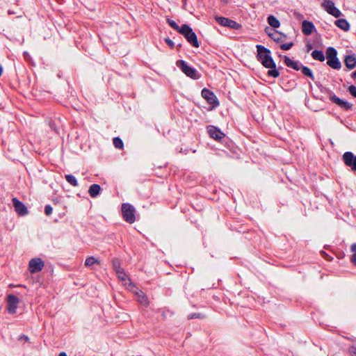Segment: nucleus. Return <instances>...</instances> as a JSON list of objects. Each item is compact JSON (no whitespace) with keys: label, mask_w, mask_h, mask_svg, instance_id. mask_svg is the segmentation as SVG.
I'll use <instances>...</instances> for the list:
<instances>
[{"label":"nucleus","mask_w":356,"mask_h":356,"mask_svg":"<svg viewBox=\"0 0 356 356\" xmlns=\"http://www.w3.org/2000/svg\"><path fill=\"white\" fill-rule=\"evenodd\" d=\"M205 317H206L205 315H204V314H202L201 313H192V314H190L188 315L187 318L188 320L194 319V318L203 319Z\"/></svg>","instance_id":"bb28decb"},{"label":"nucleus","mask_w":356,"mask_h":356,"mask_svg":"<svg viewBox=\"0 0 356 356\" xmlns=\"http://www.w3.org/2000/svg\"><path fill=\"white\" fill-rule=\"evenodd\" d=\"M65 178L66 181L73 186H78V181L76 177L72 175H65Z\"/></svg>","instance_id":"4be33fe9"},{"label":"nucleus","mask_w":356,"mask_h":356,"mask_svg":"<svg viewBox=\"0 0 356 356\" xmlns=\"http://www.w3.org/2000/svg\"><path fill=\"white\" fill-rule=\"evenodd\" d=\"M348 90L353 97H356V87L354 85L350 86Z\"/></svg>","instance_id":"c85d7f7f"},{"label":"nucleus","mask_w":356,"mask_h":356,"mask_svg":"<svg viewBox=\"0 0 356 356\" xmlns=\"http://www.w3.org/2000/svg\"><path fill=\"white\" fill-rule=\"evenodd\" d=\"M58 356H67V355L65 353L62 352V353H59Z\"/></svg>","instance_id":"49530a36"},{"label":"nucleus","mask_w":356,"mask_h":356,"mask_svg":"<svg viewBox=\"0 0 356 356\" xmlns=\"http://www.w3.org/2000/svg\"><path fill=\"white\" fill-rule=\"evenodd\" d=\"M216 19L217 22H227V23L234 22L232 19H229L227 18L222 17H218L216 18Z\"/></svg>","instance_id":"c756f323"},{"label":"nucleus","mask_w":356,"mask_h":356,"mask_svg":"<svg viewBox=\"0 0 356 356\" xmlns=\"http://www.w3.org/2000/svg\"><path fill=\"white\" fill-rule=\"evenodd\" d=\"M57 1L60 2V1H61V0H57Z\"/></svg>","instance_id":"3c124183"},{"label":"nucleus","mask_w":356,"mask_h":356,"mask_svg":"<svg viewBox=\"0 0 356 356\" xmlns=\"http://www.w3.org/2000/svg\"><path fill=\"white\" fill-rule=\"evenodd\" d=\"M336 25L344 31L350 29V24H336Z\"/></svg>","instance_id":"cd10ccee"},{"label":"nucleus","mask_w":356,"mask_h":356,"mask_svg":"<svg viewBox=\"0 0 356 356\" xmlns=\"http://www.w3.org/2000/svg\"><path fill=\"white\" fill-rule=\"evenodd\" d=\"M350 261L356 266V254H353L350 257Z\"/></svg>","instance_id":"4c0bfd02"},{"label":"nucleus","mask_w":356,"mask_h":356,"mask_svg":"<svg viewBox=\"0 0 356 356\" xmlns=\"http://www.w3.org/2000/svg\"><path fill=\"white\" fill-rule=\"evenodd\" d=\"M176 65L187 76L193 79H198L200 77L199 72L193 67L189 66L187 63L183 60H179L176 62Z\"/></svg>","instance_id":"7ed1b4c3"},{"label":"nucleus","mask_w":356,"mask_h":356,"mask_svg":"<svg viewBox=\"0 0 356 356\" xmlns=\"http://www.w3.org/2000/svg\"><path fill=\"white\" fill-rule=\"evenodd\" d=\"M207 132L209 136L217 141H220L225 136V134L217 127L214 126H209Z\"/></svg>","instance_id":"4468645a"},{"label":"nucleus","mask_w":356,"mask_h":356,"mask_svg":"<svg viewBox=\"0 0 356 356\" xmlns=\"http://www.w3.org/2000/svg\"><path fill=\"white\" fill-rule=\"evenodd\" d=\"M346 165L350 167L351 170L356 172V156L351 152H346L342 156Z\"/></svg>","instance_id":"0eeeda50"},{"label":"nucleus","mask_w":356,"mask_h":356,"mask_svg":"<svg viewBox=\"0 0 356 356\" xmlns=\"http://www.w3.org/2000/svg\"><path fill=\"white\" fill-rule=\"evenodd\" d=\"M115 271L116 274L118 275L120 273V272H123L124 270L120 267V269H117Z\"/></svg>","instance_id":"c03bdc74"},{"label":"nucleus","mask_w":356,"mask_h":356,"mask_svg":"<svg viewBox=\"0 0 356 356\" xmlns=\"http://www.w3.org/2000/svg\"><path fill=\"white\" fill-rule=\"evenodd\" d=\"M284 62L287 67H291L297 71L300 70L302 65L298 61H294L288 56H284Z\"/></svg>","instance_id":"dca6fc26"},{"label":"nucleus","mask_w":356,"mask_h":356,"mask_svg":"<svg viewBox=\"0 0 356 356\" xmlns=\"http://www.w3.org/2000/svg\"><path fill=\"white\" fill-rule=\"evenodd\" d=\"M220 1L225 3H227L228 2V0H220Z\"/></svg>","instance_id":"de8ad7c7"},{"label":"nucleus","mask_w":356,"mask_h":356,"mask_svg":"<svg viewBox=\"0 0 356 356\" xmlns=\"http://www.w3.org/2000/svg\"><path fill=\"white\" fill-rule=\"evenodd\" d=\"M293 42L282 44L281 45V49L282 50H289L293 47Z\"/></svg>","instance_id":"473e14b6"},{"label":"nucleus","mask_w":356,"mask_h":356,"mask_svg":"<svg viewBox=\"0 0 356 356\" xmlns=\"http://www.w3.org/2000/svg\"><path fill=\"white\" fill-rule=\"evenodd\" d=\"M19 339H24L26 341H28L29 340V337L26 335H22L20 337Z\"/></svg>","instance_id":"a19ab883"},{"label":"nucleus","mask_w":356,"mask_h":356,"mask_svg":"<svg viewBox=\"0 0 356 356\" xmlns=\"http://www.w3.org/2000/svg\"><path fill=\"white\" fill-rule=\"evenodd\" d=\"M53 208L51 205L47 204L44 207V213L47 216H50L52 213Z\"/></svg>","instance_id":"2f4dec72"},{"label":"nucleus","mask_w":356,"mask_h":356,"mask_svg":"<svg viewBox=\"0 0 356 356\" xmlns=\"http://www.w3.org/2000/svg\"><path fill=\"white\" fill-rule=\"evenodd\" d=\"M302 22L306 23V22H309L307 20H304Z\"/></svg>","instance_id":"8fccbe9b"},{"label":"nucleus","mask_w":356,"mask_h":356,"mask_svg":"<svg viewBox=\"0 0 356 356\" xmlns=\"http://www.w3.org/2000/svg\"><path fill=\"white\" fill-rule=\"evenodd\" d=\"M268 22H278V20L276 19V18L274 16L270 15L268 17Z\"/></svg>","instance_id":"e433bc0d"},{"label":"nucleus","mask_w":356,"mask_h":356,"mask_svg":"<svg viewBox=\"0 0 356 356\" xmlns=\"http://www.w3.org/2000/svg\"><path fill=\"white\" fill-rule=\"evenodd\" d=\"M272 27H266L265 29V32L270 37V34L273 33V31H275V29L278 28L280 24H269Z\"/></svg>","instance_id":"a878e982"},{"label":"nucleus","mask_w":356,"mask_h":356,"mask_svg":"<svg viewBox=\"0 0 356 356\" xmlns=\"http://www.w3.org/2000/svg\"><path fill=\"white\" fill-rule=\"evenodd\" d=\"M165 42L171 49H173L175 47L174 42L169 38H165Z\"/></svg>","instance_id":"f704fd0d"},{"label":"nucleus","mask_w":356,"mask_h":356,"mask_svg":"<svg viewBox=\"0 0 356 356\" xmlns=\"http://www.w3.org/2000/svg\"><path fill=\"white\" fill-rule=\"evenodd\" d=\"M44 266V261L40 258L32 259L29 264V270L31 273H35L42 270Z\"/></svg>","instance_id":"9d476101"},{"label":"nucleus","mask_w":356,"mask_h":356,"mask_svg":"<svg viewBox=\"0 0 356 356\" xmlns=\"http://www.w3.org/2000/svg\"><path fill=\"white\" fill-rule=\"evenodd\" d=\"M202 97L207 100V102L213 105L217 106L219 105V102L215 94L207 88H203L201 92Z\"/></svg>","instance_id":"1a4fd4ad"},{"label":"nucleus","mask_w":356,"mask_h":356,"mask_svg":"<svg viewBox=\"0 0 356 356\" xmlns=\"http://www.w3.org/2000/svg\"><path fill=\"white\" fill-rule=\"evenodd\" d=\"M256 48L257 51V60L264 67L270 69L267 72L268 76L273 78L278 77L280 72L276 69V65L271 56L270 51L261 44H257Z\"/></svg>","instance_id":"f257e3e1"},{"label":"nucleus","mask_w":356,"mask_h":356,"mask_svg":"<svg viewBox=\"0 0 356 356\" xmlns=\"http://www.w3.org/2000/svg\"><path fill=\"white\" fill-rule=\"evenodd\" d=\"M324 9L330 15L339 17L341 15L340 10L334 6V3L330 0H325L322 3Z\"/></svg>","instance_id":"9b49d317"},{"label":"nucleus","mask_w":356,"mask_h":356,"mask_svg":"<svg viewBox=\"0 0 356 356\" xmlns=\"http://www.w3.org/2000/svg\"><path fill=\"white\" fill-rule=\"evenodd\" d=\"M321 254L324 256V258L327 260H330L331 259L330 256L326 254L324 251H321Z\"/></svg>","instance_id":"ea45409f"},{"label":"nucleus","mask_w":356,"mask_h":356,"mask_svg":"<svg viewBox=\"0 0 356 356\" xmlns=\"http://www.w3.org/2000/svg\"><path fill=\"white\" fill-rule=\"evenodd\" d=\"M113 145L115 148L119 149H122L124 147V143L119 137H115L113 138Z\"/></svg>","instance_id":"b1692460"},{"label":"nucleus","mask_w":356,"mask_h":356,"mask_svg":"<svg viewBox=\"0 0 356 356\" xmlns=\"http://www.w3.org/2000/svg\"><path fill=\"white\" fill-rule=\"evenodd\" d=\"M219 25L218 31L220 33L230 38L235 37V31H240L242 29L241 24H219Z\"/></svg>","instance_id":"423d86ee"},{"label":"nucleus","mask_w":356,"mask_h":356,"mask_svg":"<svg viewBox=\"0 0 356 356\" xmlns=\"http://www.w3.org/2000/svg\"><path fill=\"white\" fill-rule=\"evenodd\" d=\"M138 301L143 305H147L149 304L147 297L144 295L142 291L137 293Z\"/></svg>","instance_id":"5701e85b"},{"label":"nucleus","mask_w":356,"mask_h":356,"mask_svg":"<svg viewBox=\"0 0 356 356\" xmlns=\"http://www.w3.org/2000/svg\"><path fill=\"white\" fill-rule=\"evenodd\" d=\"M337 52L334 47H328L326 51L327 64L334 70H339L341 67V62L337 56Z\"/></svg>","instance_id":"39448f33"},{"label":"nucleus","mask_w":356,"mask_h":356,"mask_svg":"<svg viewBox=\"0 0 356 356\" xmlns=\"http://www.w3.org/2000/svg\"><path fill=\"white\" fill-rule=\"evenodd\" d=\"M307 51H309L310 50H312V46L311 44H307Z\"/></svg>","instance_id":"79ce46f5"},{"label":"nucleus","mask_w":356,"mask_h":356,"mask_svg":"<svg viewBox=\"0 0 356 356\" xmlns=\"http://www.w3.org/2000/svg\"><path fill=\"white\" fill-rule=\"evenodd\" d=\"M300 70H301L302 73L305 76L309 77L312 81L314 80V76L312 70L308 67L302 65Z\"/></svg>","instance_id":"aec40b11"},{"label":"nucleus","mask_w":356,"mask_h":356,"mask_svg":"<svg viewBox=\"0 0 356 356\" xmlns=\"http://www.w3.org/2000/svg\"><path fill=\"white\" fill-rule=\"evenodd\" d=\"M335 22H340V23H342V22H347L346 19H337Z\"/></svg>","instance_id":"37998d69"},{"label":"nucleus","mask_w":356,"mask_h":356,"mask_svg":"<svg viewBox=\"0 0 356 356\" xmlns=\"http://www.w3.org/2000/svg\"><path fill=\"white\" fill-rule=\"evenodd\" d=\"M312 56L314 60H319V61H324L325 60V56L322 51L320 50H314L312 52Z\"/></svg>","instance_id":"6ab92c4d"},{"label":"nucleus","mask_w":356,"mask_h":356,"mask_svg":"<svg viewBox=\"0 0 356 356\" xmlns=\"http://www.w3.org/2000/svg\"><path fill=\"white\" fill-rule=\"evenodd\" d=\"M167 22L170 23V22H174V21H172V20L168 19V22Z\"/></svg>","instance_id":"09e8293b"},{"label":"nucleus","mask_w":356,"mask_h":356,"mask_svg":"<svg viewBox=\"0 0 356 356\" xmlns=\"http://www.w3.org/2000/svg\"><path fill=\"white\" fill-rule=\"evenodd\" d=\"M99 264L100 261L97 259H96L93 257H89L86 258L85 261V266L88 267H92L94 264Z\"/></svg>","instance_id":"412c9836"},{"label":"nucleus","mask_w":356,"mask_h":356,"mask_svg":"<svg viewBox=\"0 0 356 356\" xmlns=\"http://www.w3.org/2000/svg\"><path fill=\"white\" fill-rule=\"evenodd\" d=\"M174 29L177 30L179 33L182 34L187 41L195 47H199V42L196 34L193 32V29L186 24H184L181 27L178 24H169Z\"/></svg>","instance_id":"f03ea898"},{"label":"nucleus","mask_w":356,"mask_h":356,"mask_svg":"<svg viewBox=\"0 0 356 356\" xmlns=\"http://www.w3.org/2000/svg\"><path fill=\"white\" fill-rule=\"evenodd\" d=\"M12 202L15 210L19 216H24L28 214V209L24 203L16 197L13 198Z\"/></svg>","instance_id":"f8f14e48"},{"label":"nucleus","mask_w":356,"mask_h":356,"mask_svg":"<svg viewBox=\"0 0 356 356\" xmlns=\"http://www.w3.org/2000/svg\"><path fill=\"white\" fill-rule=\"evenodd\" d=\"M19 302V298L13 294L8 295L7 296L8 312L11 314H15Z\"/></svg>","instance_id":"6e6552de"},{"label":"nucleus","mask_w":356,"mask_h":356,"mask_svg":"<svg viewBox=\"0 0 356 356\" xmlns=\"http://www.w3.org/2000/svg\"><path fill=\"white\" fill-rule=\"evenodd\" d=\"M117 275L118 277L122 281H125L127 279V275L124 271L120 272V273L118 274Z\"/></svg>","instance_id":"72a5a7b5"},{"label":"nucleus","mask_w":356,"mask_h":356,"mask_svg":"<svg viewBox=\"0 0 356 356\" xmlns=\"http://www.w3.org/2000/svg\"><path fill=\"white\" fill-rule=\"evenodd\" d=\"M330 99L334 104H337L341 108L348 111L353 107V104L347 101L343 100L338 97L335 95H332L330 97Z\"/></svg>","instance_id":"ddd939ff"},{"label":"nucleus","mask_w":356,"mask_h":356,"mask_svg":"<svg viewBox=\"0 0 356 356\" xmlns=\"http://www.w3.org/2000/svg\"><path fill=\"white\" fill-rule=\"evenodd\" d=\"M343 62L345 66L348 70H353L356 67V55L355 54L346 55L344 57Z\"/></svg>","instance_id":"2eb2a0df"},{"label":"nucleus","mask_w":356,"mask_h":356,"mask_svg":"<svg viewBox=\"0 0 356 356\" xmlns=\"http://www.w3.org/2000/svg\"><path fill=\"white\" fill-rule=\"evenodd\" d=\"M302 24V33L305 35H309L315 30L314 24Z\"/></svg>","instance_id":"a211bd4d"},{"label":"nucleus","mask_w":356,"mask_h":356,"mask_svg":"<svg viewBox=\"0 0 356 356\" xmlns=\"http://www.w3.org/2000/svg\"><path fill=\"white\" fill-rule=\"evenodd\" d=\"M282 33H279L276 30L275 31H273V33L270 34V38H272L274 41H280L282 40Z\"/></svg>","instance_id":"393cba45"},{"label":"nucleus","mask_w":356,"mask_h":356,"mask_svg":"<svg viewBox=\"0 0 356 356\" xmlns=\"http://www.w3.org/2000/svg\"><path fill=\"white\" fill-rule=\"evenodd\" d=\"M113 268L114 270H115L117 269H120V262L118 259H114L113 260Z\"/></svg>","instance_id":"7c9ffc66"},{"label":"nucleus","mask_w":356,"mask_h":356,"mask_svg":"<svg viewBox=\"0 0 356 356\" xmlns=\"http://www.w3.org/2000/svg\"><path fill=\"white\" fill-rule=\"evenodd\" d=\"M100 191H101V187L99 184H92L90 186L89 190H88L89 195L92 197H97L99 194Z\"/></svg>","instance_id":"f3484780"},{"label":"nucleus","mask_w":356,"mask_h":356,"mask_svg":"<svg viewBox=\"0 0 356 356\" xmlns=\"http://www.w3.org/2000/svg\"><path fill=\"white\" fill-rule=\"evenodd\" d=\"M350 250L351 252H354V254H356V243H353L351 245Z\"/></svg>","instance_id":"58836bf2"},{"label":"nucleus","mask_w":356,"mask_h":356,"mask_svg":"<svg viewBox=\"0 0 356 356\" xmlns=\"http://www.w3.org/2000/svg\"><path fill=\"white\" fill-rule=\"evenodd\" d=\"M349 353L351 356H356V346H351L349 348Z\"/></svg>","instance_id":"c9c22d12"},{"label":"nucleus","mask_w":356,"mask_h":356,"mask_svg":"<svg viewBox=\"0 0 356 356\" xmlns=\"http://www.w3.org/2000/svg\"><path fill=\"white\" fill-rule=\"evenodd\" d=\"M351 76L353 79L356 78V70L352 73Z\"/></svg>","instance_id":"a18cd8bd"},{"label":"nucleus","mask_w":356,"mask_h":356,"mask_svg":"<svg viewBox=\"0 0 356 356\" xmlns=\"http://www.w3.org/2000/svg\"><path fill=\"white\" fill-rule=\"evenodd\" d=\"M123 219L128 223L132 224L136 221V209L129 203H123L121 207Z\"/></svg>","instance_id":"20e7f679"}]
</instances>
